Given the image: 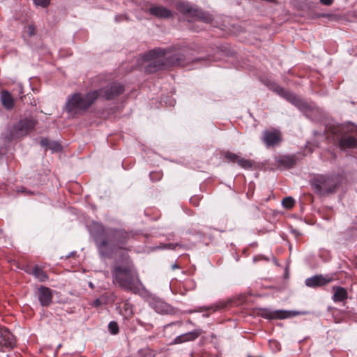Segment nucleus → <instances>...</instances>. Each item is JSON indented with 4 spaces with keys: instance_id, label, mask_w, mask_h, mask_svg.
Returning a JSON list of instances; mask_svg holds the SVG:
<instances>
[{
    "instance_id": "nucleus-1",
    "label": "nucleus",
    "mask_w": 357,
    "mask_h": 357,
    "mask_svg": "<svg viewBox=\"0 0 357 357\" xmlns=\"http://www.w3.org/2000/svg\"><path fill=\"white\" fill-rule=\"evenodd\" d=\"M184 57L185 56L178 52L161 48L152 50L144 55V59L151 62L147 68L149 72L166 68L170 66H184L186 65Z\"/></svg>"
},
{
    "instance_id": "nucleus-2",
    "label": "nucleus",
    "mask_w": 357,
    "mask_h": 357,
    "mask_svg": "<svg viewBox=\"0 0 357 357\" xmlns=\"http://www.w3.org/2000/svg\"><path fill=\"white\" fill-rule=\"evenodd\" d=\"M112 274L113 282L128 291L137 293L142 287L138 274L131 264L115 265Z\"/></svg>"
},
{
    "instance_id": "nucleus-3",
    "label": "nucleus",
    "mask_w": 357,
    "mask_h": 357,
    "mask_svg": "<svg viewBox=\"0 0 357 357\" xmlns=\"http://www.w3.org/2000/svg\"><path fill=\"white\" fill-rule=\"evenodd\" d=\"M130 234L124 229L109 228L106 232V239L98 240V248L102 256L109 257L123 245L130 238Z\"/></svg>"
},
{
    "instance_id": "nucleus-4",
    "label": "nucleus",
    "mask_w": 357,
    "mask_h": 357,
    "mask_svg": "<svg viewBox=\"0 0 357 357\" xmlns=\"http://www.w3.org/2000/svg\"><path fill=\"white\" fill-rule=\"evenodd\" d=\"M99 92L92 91L84 95L75 93L68 96L64 110L72 117L86 112L98 98Z\"/></svg>"
},
{
    "instance_id": "nucleus-5",
    "label": "nucleus",
    "mask_w": 357,
    "mask_h": 357,
    "mask_svg": "<svg viewBox=\"0 0 357 357\" xmlns=\"http://www.w3.org/2000/svg\"><path fill=\"white\" fill-rule=\"evenodd\" d=\"M314 191L320 196H328L336 192L340 185L337 176L318 174L310 181Z\"/></svg>"
},
{
    "instance_id": "nucleus-6",
    "label": "nucleus",
    "mask_w": 357,
    "mask_h": 357,
    "mask_svg": "<svg viewBox=\"0 0 357 357\" xmlns=\"http://www.w3.org/2000/svg\"><path fill=\"white\" fill-rule=\"evenodd\" d=\"M177 8L185 14L195 17L196 20L202 21L206 23L211 22L213 17L208 13L202 11L199 9L194 8L191 5L187 2L179 1L177 3Z\"/></svg>"
},
{
    "instance_id": "nucleus-7",
    "label": "nucleus",
    "mask_w": 357,
    "mask_h": 357,
    "mask_svg": "<svg viewBox=\"0 0 357 357\" xmlns=\"http://www.w3.org/2000/svg\"><path fill=\"white\" fill-rule=\"evenodd\" d=\"M36 123L33 117L23 119L14 126L13 133L19 137L25 136L34 129Z\"/></svg>"
},
{
    "instance_id": "nucleus-8",
    "label": "nucleus",
    "mask_w": 357,
    "mask_h": 357,
    "mask_svg": "<svg viewBox=\"0 0 357 357\" xmlns=\"http://www.w3.org/2000/svg\"><path fill=\"white\" fill-rule=\"evenodd\" d=\"M97 91L99 92L98 98L112 100L121 94L124 91V88L120 84L113 83Z\"/></svg>"
},
{
    "instance_id": "nucleus-9",
    "label": "nucleus",
    "mask_w": 357,
    "mask_h": 357,
    "mask_svg": "<svg viewBox=\"0 0 357 357\" xmlns=\"http://www.w3.org/2000/svg\"><path fill=\"white\" fill-rule=\"evenodd\" d=\"M261 141L268 148L275 146L281 142L282 134L278 130H265L262 132Z\"/></svg>"
},
{
    "instance_id": "nucleus-10",
    "label": "nucleus",
    "mask_w": 357,
    "mask_h": 357,
    "mask_svg": "<svg viewBox=\"0 0 357 357\" xmlns=\"http://www.w3.org/2000/svg\"><path fill=\"white\" fill-rule=\"evenodd\" d=\"M333 281V278L328 275H317L305 280V284L309 287H319Z\"/></svg>"
},
{
    "instance_id": "nucleus-11",
    "label": "nucleus",
    "mask_w": 357,
    "mask_h": 357,
    "mask_svg": "<svg viewBox=\"0 0 357 357\" xmlns=\"http://www.w3.org/2000/svg\"><path fill=\"white\" fill-rule=\"evenodd\" d=\"M15 340L13 334L5 327L0 326V349L13 347Z\"/></svg>"
},
{
    "instance_id": "nucleus-12",
    "label": "nucleus",
    "mask_w": 357,
    "mask_h": 357,
    "mask_svg": "<svg viewBox=\"0 0 357 357\" xmlns=\"http://www.w3.org/2000/svg\"><path fill=\"white\" fill-rule=\"evenodd\" d=\"M107 229H105L102 224L93 222L89 227L90 233L94 236L96 244L98 240L106 239V232Z\"/></svg>"
},
{
    "instance_id": "nucleus-13",
    "label": "nucleus",
    "mask_w": 357,
    "mask_h": 357,
    "mask_svg": "<svg viewBox=\"0 0 357 357\" xmlns=\"http://www.w3.org/2000/svg\"><path fill=\"white\" fill-rule=\"evenodd\" d=\"M38 297L41 305L49 306L52 300L51 289L46 287H40L38 290Z\"/></svg>"
},
{
    "instance_id": "nucleus-14",
    "label": "nucleus",
    "mask_w": 357,
    "mask_h": 357,
    "mask_svg": "<svg viewBox=\"0 0 357 357\" xmlns=\"http://www.w3.org/2000/svg\"><path fill=\"white\" fill-rule=\"evenodd\" d=\"M299 312L294 311L275 310L273 312H265L263 314L264 317L267 319H286L294 315L298 314Z\"/></svg>"
},
{
    "instance_id": "nucleus-15",
    "label": "nucleus",
    "mask_w": 357,
    "mask_h": 357,
    "mask_svg": "<svg viewBox=\"0 0 357 357\" xmlns=\"http://www.w3.org/2000/svg\"><path fill=\"white\" fill-rule=\"evenodd\" d=\"M201 335V330L196 329L193 331L185 333L175 337V344H181L196 340Z\"/></svg>"
},
{
    "instance_id": "nucleus-16",
    "label": "nucleus",
    "mask_w": 357,
    "mask_h": 357,
    "mask_svg": "<svg viewBox=\"0 0 357 357\" xmlns=\"http://www.w3.org/2000/svg\"><path fill=\"white\" fill-rule=\"evenodd\" d=\"M150 14L158 18H169L172 16V13L164 6H152L149 9Z\"/></svg>"
},
{
    "instance_id": "nucleus-17",
    "label": "nucleus",
    "mask_w": 357,
    "mask_h": 357,
    "mask_svg": "<svg viewBox=\"0 0 357 357\" xmlns=\"http://www.w3.org/2000/svg\"><path fill=\"white\" fill-rule=\"evenodd\" d=\"M273 91H275L278 95L284 98L286 100L293 103L294 105L298 106L300 103V100L291 92L286 91L283 88L279 86H275L273 88Z\"/></svg>"
},
{
    "instance_id": "nucleus-18",
    "label": "nucleus",
    "mask_w": 357,
    "mask_h": 357,
    "mask_svg": "<svg viewBox=\"0 0 357 357\" xmlns=\"http://www.w3.org/2000/svg\"><path fill=\"white\" fill-rule=\"evenodd\" d=\"M333 295L332 297L335 303L344 302L348 298V293L345 288L340 286H334L332 288Z\"/></svg>"
},
{
    "instance_id": "nucleus-19",
    "label": "nucleus",
    "mask_w": 357,
    "mask_h": 357,
    "mask_svg": "<svg viewBox=\"0 0 357 357\" xmlns=\"http://www.w3.org/2000/svg\"><path fill=\"white\" fill-rule=\"evenodd\" d=\"M357 145V139L353 136L342 137L339 141V146L341 149H351Z\"/></svg>"
},
{
    "instance_id": "nucleus-20",
    "label": "nucleus",
    "mask_w": 357,
    "mask_h": 357,
    "mask_svg": "<svg viewBox=\"0 0 357 357\" xmlns=\"http://www.w3.org/2000/svg\"><path fill=\"white\" fill-rule=\"evenodd\" d=\"M1 101L2 105L6 109H11L14 107V99L8 91H3L1 93Z\"/></svg>"
},
{
    "instance_id": "nucleus-21",
    "label": "nucleus",
    "mask_w": 357,
    "mask_h": 357,
    "mask_svg": "<svg viewBox=\"0 0 357 357\" xmlns=\"http://www.w3.org/2000/svg\"><path fill=\"white\" fill-rule=\"evenodd\" d=\"M40 144L52 152H59L62 149V146L59 142L49 140L47 138L42 139Z\"/></svg>"
},
{
    "instance_id": "nucleus-22",
    "label": "nucleus",
    "mask_w": 357,
    "mask_h": 357,
    "mask_svg": "<svg viewBox=\"0 0 357 357\" xmlns=\"http://www.w3.org/2000/svg\"><path fill=\"white\" fill-rule=\"evenodd\" d=\"M278 163L284 168H291L296 164V158L294 156L282 155L278 158Z\"/></svg>"
},
{
    "instance_id": "nucleus-23",
    "label": "nucleus",
    "mask_w": 357,
    "mask_h": 357,
    "mask_svg": "<svg viewBox=\"0 0 357 357\" xmlns=\"http://www.w3.org/2000/svg\"><path fill=\"white\" fill-rule=\"evenodd\" d=\"M153 307L156 312L160 314H167L169 312V306L160 300L155 301L153 303Z\"/></svg>"
},
{
    "instance_id": "nucleus-24",
    "label": "nucleus",
    "mask_w": 357,
    "mask_h": 357,
    "mask_svg": "<svg viewBox=\"0 0 357 357\" xmlns=\"http://www.w3.org/2000/svg\"><path fill=\"white\" fill-rule=\"evenodd\" d=\"M121 313L126 319H129L132 316L134 313L133 305L131 304L128 301H126L123 303Z\"/></svg>"
},
{
    "instance_id": "nucleus-25",
    "label": "nucleus",
    "mask_w": 357,
    "mask_h": 357,
    "mask_svg": "<svg viewBox=\"0 0 357 357\" xmlns=\"http://www.w3.org/2000/svg\"><path fill=\"white\" fill-rule=\"evenodd\" d=\"M31 274H33L34 277L40 282H45L48 279L47 275L42 268L38 266H35L33 268Z\"/></svg>"
},
{
    "instance_id": "nucleus-26",
    "label": "nucleus",
    "mask_w": 357,
    "mask_h": 357,
    "mask_svg": "<svg viewBox=\"0 0 357 357\" xmlns=\"http://www.w3.org/2000/svg\"><path fill=\"white\" fill-rule=\"evenodd\" d=\"M237 164L243 169H250L252 167V162L243 158H238Z\"/></svg>"
},
{
    "instance_id": "nucleus-27",
    "label": "nucleus",
    "mask_w": 357,
    "mask_h": 357,
    "mask_svg": "<svg viewBox=\"0 0 357 357\" xmlns=\"http://www.w3.org/2000/svg\"><path fill=\"white\" fill-rule=\"evenodd\" d=\"M224 157L229 162H237L238 158H239V156L237 154L229 152V151H226L224 153Z\"/></svg>"
},
{
    "instance_id": "nucleus-28",
    "label": "nucleus",
    "mask_w": 357,
    "mask_h": 357,
    "mask_svg": "<svg viewBox=\"0 0 357 357\" xmlns=\"http://www.w3.org/2000/svg\"><path fill=\"white\" fill-rule=\"evenodd\" d=\"M282 204L285 208H291L295 204V201L292 197H287L282 199Z\"/></svg>"
},
{
    "instance_id": "nucleus-29",
    "label": "nucleus",
    "mask_w": 357,
    "mask_h": 357,
    "mask_svg": "<svg viewBox=\"0 0 357 357\" xmlns=\"http://www.w3.org/2000/svg\"><path fill=\"white\" fill-rule=\"evenodd\" d=\"M108 329L112 334H113V335L117 334L119 333L118 324L115 321L109 322V324L108 325Z\"/></svg>"
},
{
    "instance_id": "nucleus-30",
    "label": "nucleus",
    "mask_w": 357,
    "mask_h": 357,
    "mask_svg": "<svg viewBox=\"0 0 357 357\" xmlns=\"http://www.w3.org/2000/svg\"><path fill=\"white\" fill-rule=\"evenodd\" d=\"M36 6L46 7L50 4V0H33Z\"/></svg>"
},
{
    "instance_id": "nucleus-31",
    "label": "nucleus",
    "mask_w": 357,
    "mask_h": 357,
    "mask_svg": "<svg viewBox=\"0 0 357 357\" xmlns=\"http://www.w3.org/2000/svg\"><path fill=\"white\" fill-rule=\"evenodd\" d=\"M128 19V17L126 15H119L116 16V17H115V20L117 22L123 21V20H127Z\"/></svg>"
},
{
    "instance_id": "nucleus-32",
    "label": "nucleus",
    "mask_w": 357,
    "mask_h": 357,
    "mask_svg": "<svg viewBox=\"0 0 357 357\" xmlns=\"http://www.w3.org/2000/svg\"><path fill=\"white\" fill-rule=\"evenodd\" d=\"M176 247H181V245L178 244V243H169L165 245L166 248L172 249V250L176 249Z\"/></svg>"
},
{
    "instance_id": "nucleus-33",
    "label": "nucleus",
    "mask_w": 357,
    "mask_h": 357,
    "mask_svg": "<svg viewBox=\"0 0 357 357\" xmlns=\"http://www.w3.org/2000/svg\"><path fill=\"white\" fill-rule=\"evenodd\" d=\"M270 344H271V347H273H273H275V349H276L277 350H280V345H279V344L278 343V342H276V341H271V342H270Z\"/></svg>"
},
{
    "instance_id": "nucleus-34",
    "label": "nucleus",
    "mask_w": 357,
    "mask_h": 357,
    "mask_svg": "<svg viewBox=\"0 0 357 357\" xmlns=\"http://www.w3.org/2000/svg\"><path fill=\"white\" fill-rule=\"evenodd\" d=\"M320 2L326 6L331 5L333 3V0H319Z\"/></svg>"
},
{
    "instance_id": "nucleus-35",
    "label": "nucleus",
    "mask_w": 357,
    "mask_h": 357,
    "mask_svg": "<svg viewBox=\"0 0 357 357\" xmlns=\"http://www.w3.org/2000/svg\"><path fill=\"white\" fill-rule=\"evenodd\" d=\"M102 305V302L100 301V299L97 298L96 299L93 303V305L95 306V307H99Z\"/></svg>"
},
{
    "instance_id": "nucleus-36",
    "label": "nucleus",
    "mask_w": 357,
    "mask_h": 357,
    "mask_svg": "<svg viewBox=\"0 0 357 357\" xmlns=\"http://www.w3.org/2000/svg\"><path fill=\"white\" fill-rule=\"evenodd\" d=\"M28 30H29V32L30 35L33 34L34 28L32 26H29Z\"/></svg>"
},
{
    "instance_id": "nucleus-37",
    "label": "nucleus",
    "mask_w": 357,
    "mask_h": 357,
    "mask_svg": "<svg viewBox=\"0 0 357 357\" xmlns=\"http://www.w3.org/2000/svg\"><path fill=\"white\" fill-rule=\"evenodd\" d=\"M179 268V266L176 264H173L172 266V268L173 270H174L176 268Z\"/></svg>"
},
{
    "instance_id": "nucleus-38",
    "label": "nucleus",
    "mask_w": 357,
    "mask_h": 357,
    "mask_svg": "<svg viewBox=\"0 0 357 357\" xmlns=\"http://www.w3.org/2000/svg\"><path fill=\"white\" fill-rule=\"evenodd\" d=\"M19 87L20 89V93H22V86L20 84Z\"/></svg>"
}]
</instances>
